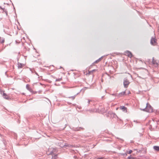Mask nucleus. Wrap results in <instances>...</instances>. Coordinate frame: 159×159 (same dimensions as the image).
Segmentation results:
<instances>
[{
  "instance_id": "nucleus-1",
  "label": "nucleus",
  "mask_w": 159,
  "mask_h": 159,
  "mask_svg": "<svg viewBox=\"0 0 159 159\" xmlns=\"http://www.w3.org/2000/svg\"><path fill=\"white\" fill-rule=\"evenodd\" d=\"M140 109L143 111L149 112H153V110L152 107L148 103L146 104V106L145 108L143 109L141 108Z\"/></svg>"
},
{
  "instance_id": "nucleus-2",
  "label": "nucleus",
  "mask_w": 159,
  "mask_h": 159,
  "mask_svg": "<svg viewBox=\"0 0 159 159\" xmlns=\"http://www.w3.org/2000/svg\"><path fill=\"white\" fill-rule=\"evenodd\" d=\"M152 63L153 66L156 67L159 66V61L155 60L154 57L152 58Z\"/></svg>"
},
{
  "instance_id": "nucleus-3",
  "label": "nucleus",
  "mask_w": 159,
  "mask_h": 159,
  "mask_svg": "<svg viewBox=\"0 0 159 159\" xmlns=\"http://www.w3.org/2000/svg\"><path fill=\"white\" fill-rule=\"evenodd\" d=\"M112 95L115 96H117L118 98H119L125 95V91H123L121 93H120L119 94H117L116 93V94H111Z\"/></svg>"
},
{
  "instance_id": "nucleus-4",
  "label": "nucleus",
  "mask_w": 159,
  "mask_h": 159,
  "mask_svg": "<svg viewBox=\"0 0 159 159\" xmlns=\"http://www.w3.org/2000/svg\"><path fill=\"white\" fill-rule=\"evenodd\" d=\"M129 82L128 80L125 78L124 80L123 84L124 87L126 88L129 84Z\"/></svg>"
},
{
  "instance_id": "nucleus-5",
  "label": "nucleus",
  "mask_w": 159,
  "mask_h": 159,
  "mask_svg": "<svg viewBox=\"0 0 159 159\" xmlns=\"http://www.w3.org/2000/svg\"><path fill=\"white\" fill-rule=\"evenodd\" d=\"M53 151L50 152L48 154V155H52V159H56L57 157V155L55 154Z\"/></svg>"
},
{
  "instance_id": "nucleus-6",
  "label": "nucleus",
  "mask_w": 159,
  "mask_h": 159,
  "mask_svg": "<svg viewBox=\"0 0 159 159\" xmlns=\"http://www.w3.org/2000/svg\"><path fill=\"white\" fill-rule=\"evenodd\" d=\"M156 41L157 40L156 39L153 37H152L150 43L152 45H155Z\"/></svg>"
},
{
  "instance_id": "nucleus-7",
  "label": "nucleus",
  "mask_w": 159,
  "mask_h": 159,
  "mask_svg": "<svg viewBox=\"0 0 159 159\" xmlns=\"http://www.w3.org/2000/svg\"><path fill=\"white\" fill-rule=\"evenodd\" d=\"M120 109L125 112H126L127 111V108L124 106H120Z\"/></svg>"
},
{
  "instance_id": "nucleus-8",
  "label": "nucleus",
  "mask_w": 159,
  "mask_h": 159,
  "mask_svg": "<svg viewBox=\"0 0 159 159\" xmlns=\"http://www.w3.org/2000/svg\"><path fill=\"white\" fill-rule=\"evenodd\" d=\"M3 96L4 98L6 99L9 100L11 99L10 97L4 93H3Z\"/></svg>"
},
{
  "instance_id": "nucleus-9",
  "label": "nucleus",
  "mask_w": 159,
  "mask_h": 159,
  "mask_svg": "<svg viewBox=\"0 0 159 159\" xmlns=\"http://www.w3.org/2000/svg\"><path fill=\"white\" fill-rule=\"evenodd\" d=\"M126 53L128 57L130 58H131L132 57V54L130 52L127 51L126 52Z\"/></svg>"
},
{
  "instance_id": "nucleus-10",
  "label": "nucleus",
  "mask_w": 159,
  "mask_h": 159,
  "mask_svg": "<svg viewBox=\"0 0 159 159\" xmlns=\"http://www.w3.org/2000/svg\"><path fill=\"white\" fill-rule=\"evenodd\" d=\"M26 88L30 92H32L33 91L32 89L30 87V85L28 84H27L26 85Z\"/></svg>"
},
{
  "instance_id": "nucleus-11",
  "label": "nucleus",
  "mask_w": 159,
  "mask_h": 159,
  "mask_svg": "<svg viewBox=\"0 0 159 159\" xmlns=\"http://www.w3.org/2000/svg\"><path fill=\"white\" fill-rule=\"evenodd\" d=\"M84 129V128H83L80 127L76 128L75 129H74L75 131H80L81 130H83Z\"/></svg>"
},
{
  "instance_id": "nucleus-12",
  "label": "nucleus",
  "mask_w": 159,
  "mask_h": 159,
  "mask_svg": "<svg viewBox=\"0 0 159 159\" xmlns=\"http://www.w3.org/2000/svg\"><path fill=\"white\" fill-rule=\"evenodd\" d=\"M153 148L154 150H156V151H159V146H154L153 147Z\"/></svg>"
},
{
  "instance_id": "nucleus-13",
  "label": "nucleus",
  "mask_w": 159,
  "mask_h": 159,
  "mask_svg": "<svg viewBox=\"0 0 159 159\" xmlns=\"http://www.w3.org/2000/svg\"><path fill=\"white\" fill-rule=\"evenodd\" d=\"M102 57H101L100 58L98 59L97 60L95 61L94 62V63H97L98 62H99V61H100L102 60Z\"/></svg>"
},
{
  "instance_id": "nucleus-14",
  "label": "nucleus",
  "mask_w": 159,
  "mask_h": 159,
  "mask_svg": "<svg viewBox=\"0 0 159 159\" xmlns=\"http://www.w3.org/2000/svg\"><path fill=\"white\" fill-rule=\"evenodd\" d=\"M0 42L1 43H4V39L0 38Z\"/></svg>"
},
{
  "instance_id": "nucleus-15",
  "label": "nucleus",
  "mask_w": 159,
  "mask_h": 159,
  "mask_svg": "<svg viewBox=\"0 0 159 159\" xmlns=\"http://www.w3.org/2000/svg\"><path fill=\"white\" fill-rule=\"evenodd\" d=\"M96 70V69H94L93 70H91L89 72V73L90 74H91L92 73L95 72Z\"/></svg>"
},
{
  "instance_id": "nucleus-16",
  "label": "nucleus",
  "mask_w": 159,
  "mask_h": 159,
  "mask_svg": "<svg viewBox=\"0 0 159 159\" xmlns=\"http://www.w3.org/2000/svg\"><path fill=\"white\" fill-rule=\"evenodd\" d=\"M75 96H74L69 97V98L73 100L75 98Z\"/></svg>"
},
{
  "instance_id": "nucleus-17",
  "label": "nucleus",
  "mask_w": 159,
  "mask_h": 159,
  "mask_svg": "<svg viewBox=\"0 0 159 159\" xmlns=\"http://www.w3.org/2000/svg\"><path fill=\"white\" fill-rule=\"evenodd\" d=\"M23 66V64L21 63H20L18 65V68H21Z\"/></svg>"
},
{
  "instance_id": "nucleus-18",
  "label": "nucleus",
  "mask_w": 159,
  "mask_h": 159,
  "mask_svg": "<svg viewBox=\"0 0 159 159\" xmlns=\"http://www.w3.org/2000/svg\"><path fill=\"white\" fill-rule=\"evenodd\" d=\"M128 158V159H136V158L134 157H131V156H129Z\"/></svg>"
},
{
  "instance_id": "nucleus-19",
  "label": "nucleus",
  "mask_w": 159,
  "mask_h": 159,
  "mask_svg": "<svg viewBox=\"0 0 159 159\" xmlns=\"http://www.w3.org/2000/svg\"><path fill=\"white\" fill-rule=\"evenodd\" d=\"M70 145H69V144H65L64 146H63V147H70Z\"/></svg>"
},
{
  "instance_id": "nucleus-20",
  "label": "nucleus",
  "mask_w": 159,
  "mask_h": 159,
  "mask_svg": "<svg viewBox=\"0 0 159 159\" xmlns=\"http://www.w3.org/2000/svg\"><path fill=\"white\" fill-rule=\"evenodd\" d=\"M62 80V79L61 78L57 79L56 80V81H61Z\"/></svg>"
},
{
  "instance_id": "nucleus-21",
  "label": "nucleus",
  "mask_w": 159,
  "mask_h": 159,
  "mask_svg": "<svg viewBox=\"0 0 159 159\" xmlns=\"http://www.w3.org/2000/svg\"><path fill=\"white\" fill-rule=\"evenodd\" d=\"M91 101V100H88L87 102H88V106L90 103V102Z\"/></svg>"
},
{
  "instance_id": "nucleus-22",
  "label": "nucleus",
  "mask_w": 159,
  "mask_h": 159,
  "mask_svg": "<svg viewBox=\"0 0 159 159\" xmlns=\"http://www.w3.org/2000/svg\"><path fill=\"white\" fill-rule=\"evenodd\" d=\"M132 152V151L131 150H130L128 152V153L130 154Z\"/></svg>"
},
{
  "instance_id": "nucleus-23",
  "label": "nucleus",
  "mask_w": 159,
  "mask_h": 159,
  "mask_svg": "<svg viewBox=\"0 0 159 159\" xmlns=\"http://www.w3.org/2000/svg\"><path fill=\"white\" fill-rule=\"evenodd\" d=\"M0 9H2V10H4V8H2L1 7V6H0Z\"/></svg>"
},
{
  "instance_id": "nucleus-24",
  "label": "nucleus",
  "mask_w": 159,
  "mask_h": 159,
  "mask_svg": "<svg viewBox=\"0 0 159 159\" xmlns=\"http://www.w3.org/2000/svg\"><path fill=\"white\" fill-rule=\"evenodd\" d=\"M97 159H103V158H102V157L98 158H97Z\"/></svg>"
},
{
  "instance_id": "nucleus-25",
  "label": "nucleus",
  "mask_w": 159,
  "mask_h": 159,
  "mask_svg": "<svg viewBox=\"0 0 159 159\" xmlns=\"http://www.w3.org/2000/svg\"><path fill=\"white\" fill-rule=\"evenodd\" d=\"M35 74L36 75H37L38 76H39V75H38V73H37L36 72H35Z\"/></svg>"
},
{
  "instance_id": "nucleus-26",
  "label": "nucleus",
  "mask_w": 159,
  "mask_h": 159,
  "mask_svg": "<svg viewBox=\"0 0 159 159\" xmlns=\"http://www.w3.org/2000/svg\"><path fill=\"white\" fill-rule=\"evenodd\" d=\"M3 11H5V13H6V14H7V12H6V11H4V10H3Z\"/></svg>"
},
{
  "instance_id": "nucleus-27",
  "label": "nucleus",
  "mask_w": 159,
  "mask_h": 159,
  "mask_svg": "<svg viewBox=\"0 0 159 159\" xmlns=\"http://www.w3.org/2000/svg\"><path fill=\"white\" fill-rule=\"evenodd\" d=\"M120 139L122 141H123V140H122V139Z\"/></svg>"
},
{
  "instance_id": "nucleus-28",
  "label": "nucleus",
  "mask_w": 159,
  "mask_h": 159,
  "mask_svg": "<svg viewBox=\"0 0 159 159\" xmlns=\"http://www.w3.org/2000/svg\"><path fill=\"white\" fill-rule=\"evenodd\" d=\"M1 94H2V91H1Z\"/></svg>"
}]
</instances>
